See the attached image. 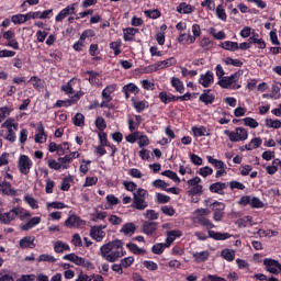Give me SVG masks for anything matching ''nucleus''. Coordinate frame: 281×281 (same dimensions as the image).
<instances>
[{
	"label": "nucleus",
	"mask_w": 281,
	"mask_h": 281,
	"mask_svg": "<svg viewBox=\"0 0 281 281\" xmlns=\"http://www.w3.org/2000/svg\"><path fill=\"white\" fill-rule=\"evenodd\" d=\"M99 254L106 262H117L126 254L124 251V243L120 239L109 241L101 246Z\"/></svg>",
	"instance_id": "nucleus-1"
},
{
	"label": "nucleus",
	"mask_w": 281,
	"mask_h": 281,
	"mask_svg": "<svg viewBox=\"0 0 281 281\" xmlns=\"http://www.w3.org/2000/svg\"><path fill=\"white\" fill-rule=\"evenodd\" d=\"M16 218L27 221V218H32V213L21 206L13 207L7 213L0 212V222H2L3 225H10L11 221H16Z\"/></svg>",
	"instance_id": "nucleus-2"
},
{
	"label": "nucleus",
	"mask_w": 281,
	"mask_h": 281,
	"mask_svg": "<svg viewBox=\"0 0 281 281\" xmlns=\"http://www.w3.org/2000/svg\"><path fill=\"white\" fill-rule=\"evenodd\" d=\"M147 194L148 191L146 189H137V191L133 193V203L131 207L139 210L140 212L146 210V207H148V202H146Z\"/></svg>",
	"instance_id": "nucleus-3"
},
{
	"label": "nucleus",
	"mask_w": 281,
	"mask_h": 281,
	"mask_svg": "<svg viewBox=\"0 0 281 281\" xmlns=\"http://www.w3.org/2000/svg\"><path fill=\"white\" fill-rule=\"evenodd\" d=\"M240 78V75L238 72H235L228 77H223L217 85L222 87V89H240V85L236 83L238 82V79Z\"/></svg>",
	"instance_id": "nucleus-4"
},
{
	"label": "nucleus",
	"mask_w": 281,
	"mask_h": 281,
	"mask_svg": "<svg viewBox=\"0 0 281 281\" xmlns=\"http://www.w3.org/2000/svg\"><path fill=\"white\" fill-rule=\"evenodd\" d=\"M1 128H7L8 131L4 139L11 143L16 142V133H14V131H19V123H14L13 119H8L4 123H2Z\"/></svg>",
	"instance_id": "nucleus-5"
},
{
	"label": "nucleus",
	"mask_w": 281,
	"mask_h": 281,
	"mask_svg": "<svg viewBox=\"0 0 281 281\" xmlns=\"http://www.w3.org/2000/svg\"><path fill=\"white\" fill-rule=\"evenodd\" d=\"M224 133L227 135L231 142H245L247 137H249V133L247 130H245V127H236L233 132L226 130Z\"/></svg>",
	"instance_id": "nucleus-6"
},
{
	"label": "nucleus",
	"mask_w": 281,
	"mask_h": 281,
	"mask_svg": "<svg viewBox=\"0 0 281 281\" xmlns=\"http://www.w3.org/2000/svg\"><path fill=\"white\" fill-rule=\"evenodd\" d=\"M175 65H177V59L170 57L168 59L148 66L147 68H145V71L146 74H153L155 71H159V69H168V67H172Z\"/></svg>",
	"instance_id": "nucleus-7"
},
{
	"label": "nucleus",
	"mask_w": 281,
	"mask_h": 281,
	"mask_svg": "<svg viewBox=\"0 0 281 281\" xmlns=\"http://www.w3.org/2000/svg\"><path fill=\"white\" fill-rule=\"evenodd\" d=\"M63 260H68L69 262H74L77 267H87V269L93 267V263L91 261L86 260L82 257H79L76 254H68L63 257Z\"/></svg>",
	"instance_id": "nucleus-8"
},
{
	"label": "nucleus",
	"mask_w": 281,
	"mask_h": 281,
	"mask_svg": "<svg viewBox=\"0 0 281 281\" xmlns=\"http://www.w3.org/2000/svg\"><path fill=\"white\" fill-rule=\"evenodd\" d=\"M18 168L21 175H30L32 168V160L25 155H21L18 162Z\"/></svg>",
	"instance_id": "nucleus-9"
},
{
	"label": "nucleus",
	"mask_w": 281,
	"mask_h": 281,
	"mask_svg": "<svg viewBox=\"0 0 281 281\" xmlns=\"http://www.w3.org/2000/svg\"><path fill=\"white\" fill-rule=\"evenodd\" d=\"M87 225V222L85 220L80 218L78 215H70L65 221V226L69 229H72V227H85Z\"/></svg>",
	"instance_id": "nucleus-10"
},
{
	"label": "nucleus",
	"mask_w": 281,
	"mask_h": 281,
	"mask_svg": "<svg viewBox=\"0 0 281 281\" xmlns=\"http://www.w3.org/2000/svg\"><path fill=\"white\" fill-rule=\"evenodd\" d=\"M102 229H106V226H92L90 229V236L93 240H97V243H102L106 236V233Z\"/></svg>",
	"instance_id": "nucleus-11"
},
{
	"label": "nucleus",
	"mask_w": 281,
	"mask_h": 281,
	"mask_svg": "<svg viewBox=\"0 0 281 281\" xmlns=\"http://www.w3.org/2000/svg\"><path fill=\"white\" fill-rule=\"evenodd\" d=\"M263 265L266 267V271L269 273H273L274 276H278V269L281 271V265L278 260L273 259H265Z\"/></svg>",
	"instance_id": "nucleus-12"
},
{
	"label": "nucleus",
	"mask_w": 281,
	"mask_h": 281,
	"mask_svg": "<svg viewBox=\"0 0 281 281\" xmlns=\"http://www.w3.org/2000/svg\"><path fill=\"white\" fill-rule=\"evenodd\" d=\"M211 207L214 212V214H213L214 221H217V222L223 221V216H224L223 210H225V203L214 202L211 204Z\"/></svg>",
	"instance_id": "nucleus-13"
},
{
	"label": "nucleus",
	"mask_w": 281,
	"mask_h": 281,
	"mask_svg": "<svg viewBox=\"0 0 281 281\" xmlns=\"http://www.w3.org/2000/svg\"><path fill=\"white\" fill-rule=\"evenodd\" d=\"M41 221H42L41 216L32 217L25 224H22L20 226V229L22 232H30V229H34V227H36V225H41Z\"/></svg>",
	"instance_id": "nucleus-14"
},
{
	"label": "nucleus",
	"mask_w": 281,
	"mask_h": 281,
	"mask_svg": "<svg viewBox=\"0 0 281 281\" xmlns=\"http://www.w3.org/2000/svg\"><path fill=\"white\" fill-rule=\"evenodd\" d=\"M36 240V237L34 236H25L22 239H20V247L21 249H34L36 247V244L34 243Z\"/></svg>",
	"instance_id": "nucleus-15"
},
{
	"label": "nucleus",
	"mask_w": 281,
	"mask_h": 281,
	"mask_svg": "<svg viewBox=\"0 0 281 281\" xmlns=\"http://www.w3.org/2000/svg\"><path fill=\"white\" fill-rule=\"evenodd\" d=\"M76 12V8L74 5H68L65 9H63L59 14L56 15L55 21L57 23H60L64 19H67L69 14H74Z\"/></svg>",
	"instance_id": "nucleus-16"
},
{
	"label": "nucleus",
	"mask_w": 281,
	"mask_h": 281,
	"mask_svg": "<svg viewBox=\"0 0 281 281\" xmlns=\"http://www.w3.org/2000/svg\"><path fill=\"white\" fill-rule=\"evenodd\" d=\"M228 184L225 182H215L210 186V192L214 194H225V190H227Z\"/></svg>",
	"instance_id": "nucleus-17"
},
{
	"label": "nucleus",
	"mask_w": 281,
	"mask_h": 281,
	"mask_svg": "<svg viewBox=\"0 0 281 281\" xmlns=\"http://www.w3.org/2000/svg\"><path fill=\"white\" fill-rule=\"evenodd\" d=\"M35 142L36 144H45V142H47V134H45V126H43V123H38L37 125Z\"/></svg>",
	"instance_id": "nucleus-18"
},
{
	"label": "nucleus",
	"mask_w": 281,
	"mask_h": 281,
	"mask_svg": "<svg viewBox=\"0 0 281 281\" xmlns=\"http://www.w3.org/2000/svg\"><path fill=\"white\" fill-rule=\"evenodd\" d=\"M199 82L204 88L210 87L212 82H214V72L207 71L206 74L201 75Z\"/></svg>",
	"instance_id": "nucleus-19"
},
{
	"label": "nucleus",
	"mask_w": 281,
	"mask_h": 281,
	"mask_svg": "<svg viewBox=\"0 0 281 281\" xmlns=\"http://www.w3.org/2000/svg\"><path fill=\"white\" fill-rule=\"evenodd\" d=\"M182 234L181 231L175 229V231H169L167 232V238H166V247H170L177 238H181Z\"/></svg>",
	"instance_id": "nucleus-20"
},
{
	"label": "nucleus",
	"mask_w": 281,
	"mask_h": 281,
	"mask_svg": "<svg viewBox=\"0 0 281 281\" xmlns=\"http://www.w3.org/2000/svg\"><path fill=\"white\" fill-rule=\"evenodd\" d=\"M115 89H117V85L115 83H112L108 86L105 89H103L101 95L103 100H105V102H111V100H113V97H111V93H114Z\"/></svg>",
	"instance_id": "nucleus-21"
},
{
	"label": "nucleus",
	"mask_w": 281,
	"mask_h": 281,
	"mask_svg": "<svg viewBox=\"0 0 281 281\" xmlns=\"http://www.w3.org/2000/svg\"><path fill=\"white\" fill-rule=\"evenodd\" d=\"M143 232L147 236H153L155 232H157V222H144L143 223Z\"/></svg>",
	"instance_id": "nucleus-22"
},
{
	"label": "nucleus",
	"mask_w": 281,
	"mask_h": 281,
	"mask_svg": "<svg viewBox=\"0 0 281 281\" xmlns=\"http://www.w3.org/2000/svg\"><path fill=\"white\" fill-rule=\"evenodd\" d=\"M0 188L3 194H7L8 196H16V190L12 188V184L8 181H3L0 183Z\"/></svg>",
	"instance_id": "nucleus-23"
},
{
	"label": "nucleus",
	"mask_w": 281,
	"mask_h": 281,
	"mask_svg": "<svg viewBox=\"0 0 281 281\" xmlns=\"http://www.w3.org/2000/svg\"><path fill=\"white\" fill-rule=\"evenodd\" d=\"M160 102H162L164 104H170V102H177L178 98L175 97V94H168V92L162 91L159 93L158 95Z\"/></svg>",
	"instance_id": "nucleus-24"
},
{
	"label": "nucleus",
	"mask_w": 281,
	"mask_h": 281,
	"mask_svg": "<svg viewBox=\"0 0 281 281\" xmlns=\"http://www.w3.org/2000/svg\"><path fill=\"white\" fill-rule=\"evenodd\" d=\"M209 237L213 238V240H227V238H232L229 233H216L214 231H209Z\"/></svg>",
	"instance_id": "nucleus-25"
},
{
	"label": "nucleus",
	"mask_w": 281,
	"mask_h": 281,
	"mask_svg": "<svg viewBox=\"0 0 281 281\" xmlns=\"http://www.w3.org/2000/svg\"><path fill=\"white\" fill-rule=\"evenodd\" d=\"M192 256L195 262L201 263L205 262L210 258V251L204 250L201 252H192Z\"/></svg>",
	"instance_id": "nucleus-26"
},
{
	"label": "nucleus",
	"mask_w": 281,
	"mask_h": 281,
	"mask_svg": "<svg viewBox=\"0 0 281 281\" xmlns=\"http://www.w3.org/2000/svg\"><path fill=\"white\" fill-rule=\"evenodd\" d=\"M220 47H222V49H226L227 52H236L238 50V42L226 41L221 43Z\"/></svg>",
	"instance_id": "nucleus-27"
},
{
	"label": "nucleus",
	"mask_w": 281,
	"mask_h": 281,
	"mask_svg": "<svg viewBox=\"0 0 281 281\" xmlns=\"http://www.w3.org/2000/svg\"><path fill=\"white\" fill-rule=\"evenodd\" d=\"M171 86L178 93H183L186 91V87H183V81L177 77L171 78Z\"/></svg>",
	"instance_id": "nucleus-28"
},
{
	"label": "nucleus",
	"mask_w": 281,
	"mask_h": 281,
	"mask_svg": "<svg viewBox=\"0 0 281 281\" xmlns=\"http://www.w3.org/2000/svg\"><path fill=\"white\" fill-rule=\"evenodd\" d=\"M70 249L71 248L65 241L58 240L54 244V251L56 254H63V251H70Z\"/></svg>",
	"instance_id": "nucleus-29"
},
{
	"label": "nucleus",
	"mask_w": 281,
	"mask_h": 281,
	"mask_svg": "<svg viewBox=\"0 0 281 281\" xmlns=\"http://www.w3.org/2000/svg\"><path fill=\"white\" fill-rule=\"evenodd\" d=\"M260 146H262V138L260 137H256L252 138L249 144L245 145V149L246 150H255V148H260Z\"/></svg>",
	"instance_id": "nucleus-30"
},
{
	"label": "nucleus",
	"mask_w": 281,
	"mask_h": 281,
	"mask_svg": "<svg viewBox=\"0 0 281 281\" xmlns=\"http://www.w3.org/2000/svg\"><path fill=\"white\" fill-rule=\"evenodd\" d=\"M211 90H204V92L200 95V102L204 104H212L214 102V94L210 92Z\"/></svg>",
	"instance_id": "nucleus-31"
},
{
	"label": "nucleus",
	"mask_w": 281,
	"mask_h": 281,
	"mask_svg": "<svg viewBox=\"0 0 281 281\" xmlns=\"http://www.w3.org/2000/svg\"><path fill=\"white\" fill-rule=\"evenodd\" d=\"M193 10L192 5L186 2H182L177 7V12H179V14H192Z\"/></svg>",
	"instance_id": "nucleus-32"
},
{
	"label": "nucleus",
	"mask_w": 281,
	"mask_h": 281,
	"mask_svg": "<svg viewBox=\"0 0 281 281\" xmlns=\"http://www.w3.org/2000/svg\"><path fill=\"white\" fill-rule=\"evenodd\" d=\"M135 224L134 223H126L122 228L121 232L122 234H124L125 236H133V234H135Z\"/></svg>",
	"instance_id": "nucleus-33"
},
{
	"label": "nucleus",
	"mask_w": 281,
	"mask_h": 281,
	"mask_svg": "<svg viewBox=\"0 0 281 281\" xmlns=\"http://www.w3.org/2000/svg\"><path fill=\"white\" fill-rule=\"evenodd\" d=\"M89 74V82L90 85H97V87H100L102 85V81L100 80V74L94 72V71H87Z\"/></svg>",
	"instance_id": "nucleus-34"
},
{
	"label": "nucleus",
	"mask_w": 281,
	"mask_h": 281,
	"mask_svg": "<svg viewBox=\"0 0 281 281\" xmlns=\"http://www.w3.org/2000/svg\"><path fill=\"white\" fill-rule=\"evenodd\" d=\"M222 258H224V260H227L228 262L234 261V258H236V251H234L233 249H224L221 252Z\"/></svg>",
	"instance_id": "nucleus-35"
},
{
	"label": "nucleus",
	"mask_w": 281,
	"mask_h": 281,
	"mask_svg": "<svg viewBox=\"0 0 281 281\" xmlns=\"http://www.w3.org/2000/svg\"><path fill=\"white\" fill-rule=\"evenodd\" d=\"M139 32L138 29L128 27L123 31V38L124 41H133V36H135V33Z\"/></svg>",
	"instance_id": "nucleus-36"
},
{
	"label": "nucleus",
	"mask_w": 281,
	"mask_h": 281,
	"mask_svg": "<svg viewBox=\"0 0 281 281\" xmlns=\"http://www.w3.org/2000/svg\"><path fill=\"white\" fill-rule=\"evenodd\" d=\"M198 223L200 225H202V227H206L207 232H212V229H214V224L212 223V221H210L209 218L206 217H200L198 220Z\"/></svg>",
	"instance_id": "nucleus-37"
},
{
	"label": "nucleus",
	"mask_w": 281,
	"mask_h": 281,
	"mask_svg": "<svg viewBox=\"0 0 281 281\" xmlns=\"http://www.w3.org/2000/svg\"><path fill=\"white\" fill-rule=\"evenodd\" d=\"M206 159L209 164H211L212 166H214V168H216V170H220L221 168H224L226 166L225 162H223L222 160L215 159L212 156H207Z\"/></svg>",
	"instance_id": "nucleus-38"
},
{
	"label": "nucleus",
	"mask_w": 281,
	"mask_h": 281,
	"mask_svg": "<svg viewBox=\"0 0 281 281\" xmlns=\"http://www.w3.org/2000/svg\"><path fill=\"white\" fill-rule=\"evenodd\" d=\"M76 103V100L74 99H67V100H58L56 103H55V108L56 109H60L63 106L67 108V106H71V104H75Z\"/></svg>",
	"instance_id": "nucleus-39"
},
{
	"label": "nucleus",
	"mask_w": 281,
	"mask_h": 281,
	"mask_svg": "<svg viewBox=\"0 0 281 281\" xmlns=\"http://www.w3.org/2000/svg\"><path fill=\"white\" fill-rule=\"evenodd\" d=\"M161 175L164 177H168V179H171L176 183H181V179H179V176H177V172L175 171L166 170V171H162Z\"/></svg>",
	"instance_id": "nucleus-40"
},
{
	"label": "nucleus",
	"mask_w": 281,
	"mask_h": 281,
	"mask_svg": "<svg viewBox=\"0 0 281 281\" xmlns=\"http://www.w3.org/2000/svg\"><path fill=\"white\" fill-rule=\"evenodd\" d=\"M133 106L137 113H142L145 109H148V102L146 101H133Z\"/></svg>",
	"instance_id": "nucleus-41"
},
{
	"label": "nucleus",
	"mask_w": 281,
	"mask_h": 281,
	"mask_svg": "<svg viewBox=\"0 0 281 281\" xmlns=\"http://www.w3.org/2000/svg\"><path fill=\"white\" fill-rule=\"evenodd\" d=\"M72 122L75 124V126H85V115L82 113H77L74 119Z\"/></svg>",
	"instance_id": "nucleus-42"
},
{
	"label": "nucleus",
	"mask_w": 281,
	"mask_h": 281,
	"mask_svg": "<svg viewBox=\"0 0 281 281\" xmlns=\"http://www.w3.org/2000/svg\"><path fill=\"white\" fill-rule=\"evenodd\" d=\"M192 133L194 137H204L205 133H207V128H205V126L192 127Z\"/></svg>",
	"instance_id": "nucleus-43"
},
{
	"label": "nucleus",
	"mask_w": 281,
	"mask_h": 281,
	"mask_svg": "<svg viewBox=\"0 0 281 281\" xmlns=\"http://www.w3.org/2000/svg\"><path fill=\"white\" fill-rule=\"evenodd\" d=\"M56 257L52 256V255H40L37 258V262H56Z\"/></svg>",
	"instance_id": "nucleus-44"
},
{
	"label": "nucleus",
	"mask_w": 281,
	"mask_h": 281,
	"mask_svg": "<svg viewBox=\"0 0 281 281\" xmlns=\"http://www.w3.org/2000/svg\"><path fill=\"white\" fill-rule=\"evenodd\" d=\"M245 126H249V128H258V121L254 117H245L243 119Z\"/></svg>",
	"instance_id": "nucleus-45"
},
{
	"label": "nucleus",
	"mask_w": 281,
	"mask_h": 281,
	"mask_svg": "<svg viewBox=\"0 0 281 281\" xmlns=\"http://www.w3.org/2000/svg\"><path fill=\"white\" fill-rule=\"evenodd\" d=\"M145 218H147V221H157V218H159V213H156L155 210H147L144 213Z\"/></svg>",
	"instance_id": "nucleus-46"
},
{
	"label": "nucleus",
	"mask_w": 281,
	"mask_h": 281,
	"mask_svg": "<svg viewBox=\"0 0 281 281\" xmlns=\"http://www.w3.org/2000/svg\"><path fill=\"white\" fill-rule=\"evenodd\" d=\"M266 126L268 128H281V121L280 120H271V119H266Z\"/></svg>",
	"instance_id": "nucleus-47"
},
{
	"label": "nucleus",
	"mask_w": 281,
	"mask_h": 281,
	"mask_svg": "<svg viewBox=\"0 0 281 281\" xmlns=\"http://www.w3.org/2000/svg\"><path fill=\"white\" fill-rule=\"evenodd\" d=\"M166 247V243H158L156 245L153 246L151 251L153 254H156V256H161V254H164V248Z\"/></svg>",
	"instance_id": "nucleus-48"
},
{
	"label": "nucleus",
	"mask_w": 281,
	"mask_h": 281,
	"mask_svg": "<svg viewBox=\"0 0 281 281\" xmlns=\"http://www.w3.org/2000/svg\"><path fill=\"white\" fill-rule=\"evenodd\" d=\"M161 212L162 214H165L166 216H175V214H177V211L175 210V207L170 206V205H164L161 206Z\"/></svg>",
	"instance_id": "nucleus-49"
},
{
	"label": "nucleus",
	"mask_w": 281,
	"mask_h": 281,
	"mask_svg": "<svg viewBox=\"0 0 281 281\" xmlns=\"http://www.w3.org/2000/svg\"><path fill=\"white\" fill-rule=\"evenodd\" d=\"M223 63H225V65H232L233 67H243V61H240V59H232V57L223 59Z\"/></svg>",
	"instance_id": "nucleus-50"
},
{
	"label": "nucleus",
	"mask_w": 281,
	"mask_h": 281,
	"mask_svg": "<svg viewBox=\"0 0 281 281\" xmlns=\"http://www.w3.org/2000/svg\"><path fill=\"white\" fill-rule=\"evenodd\" d=\"M195 220L199 221V218H204V216H209L210 210L207 209H196L194 211Z\"/></svg>",
	"instance_id": "nucleus-51"
},
{
	"label": "nucleus",
	"mask_w": 281,
	"mask_h": 281,
	"mask_svg": "<svg viewBox=\"0 0 281 281\" xmlns=\"http://www.w3.org/2000/svg\"><path fill=\"white\" fill-rule=\"evenodd\" d=\"M216 16L221 19V21H227V13H225V9L221 4L216 8Z\"/></svg>",
	"instance_id": "nucleus-52"
},
{
	"label": "nucleus",
	"mask_w": 281,
	"mask_h": 281,
	"mask_svg": "<svg viewBox=\"0 0 281 281\" xmlns=\"http://www.w3.org/2000/svg\"><path fill=\"white\" fill-rule=\"evenodd\" d=\"M145 16L148 19H159L161 16V12L159 10H146L144 11Z\"/></svg>",
	"instance_id": "nucleus-53"
},
{
	"label": "nucleus",
	"mask_w": 281,
	"mask_h": 281,
	"mask_svg": "<svg viewBox=\"0 0 281 281\" xmlns=\"http://www.w3.org/2000/svg\"><path fill=\"white\" fill-rule=\"evenodd\" d=\"M120 47H122V42H112L110 44V49H113L114 56H120V54H122Z\"/></svg>",
	"instance_id": "nucleus-54"
},
{
	"label": "nucleus",
	"mask_w": 281,
	"mask_h": 281,
	"mask_svg": "<svg viewBox=\"0 0 281 281\" xmlns=\"http://www.w3.org/2000/svg\"><path fill=\"white\" fill-rule=\"evenodd\" d=\"M11 21L12 23H14V25H21L25 23V16L24 14H15V15H12Z\"/></svg>",
	"instance_id": "nucleus-55"
},
{
	"label": "nucleus",
	"mask_w": 281,
	"mask_h": 281,
	"mask_svg": "<svg viewBox=\"0 0 281 281\" xmlns=\"http://www.w3.org/2000/svg\"><path fill=\"white\" fill-rule=\"evenodd\" d=\"M227 186H229L231 190H245V184L236 180L228 182Z\"/></svg>",
	"instance_id": "nucleus-56"
},
{
	"label": "nucleus",
	"mask_w": 281,
	"mask_h": 281,
	"mask_svg": "<svg viewBox=\"0 0 281 281\" xmlns=\"http://www.w3.org/2000/svg\"><path fill=\"white\" fill-rule=\"evenodd\" d=\"M95 126L99 131H104L106 128V121H104V117L98 116L95 120Z\"/></svg>",
	"instance_id": "nucleus-57"
},
{
	"label": "nucleus",
	"mask_w": 281,
	"mask_h": 281,
	"mask_svg": "<svg viewBox=\"0 0 281 281\" xmlns=\"http://www.w3.org/2000/svg\"><path fill=\"white\" fill-rule=\"evenodd\" d=\"M250 206L254 209H261L265 207V202L260 201L259 198H251Z\"/></svg>",
	"instance_id": "nucleus-58"
},
{
	"label": "nucleus",
	"mask_w": 281,
	"mask_h": 281,
	"mask_svg": "<svg viewBox=\"0 0 281 281\" xmlns=\"http://www.w3.org/2000/svg\"><path fill=\"white\" fill-rule=\"evenodd\" d=\"M213 172L214 170L212 169V167L206 166V167L200 168L199 175L205 178V177H210V175H213Z\"/></svg>",
	"instance_id": "nucleus-59"
},
{
	"label": "nucleus",
	"mask_w": 281,
	"mask_h": 281,
	"mask_svg": "<svg viewBox=\"0 0 281 281\" xmlns=\"http://www.w3.org/2000/svg\"><path fill=\"white\" fill-rule=\"evenodd\" d=\"M143 265L148 271H157V269H159V266L154 261H144Z\"/></svg>",
	"instance_id": "nucleus-60"
},
{
	"label": "nucleus",
	"mask_w": 281,
	"mask_h": 281,
	"mask_svg": "<svg viewBox=\"0 0 281 281\" xmlns=\"http://www.w3.org/2000/svg\"><path fill=\"white\" fill-rule=\"evenodd\" d=\"M71 243L75 247H82V237H80V234L76 233L72 235Z\"/></svg>",
	"instance_id": "nucleus-61"
},
{
	"label": "nucleus",
	"mask_w": 281,
	"mask_h": 281,
	"mask_svg": "<svg viewBox=\"0 0 281 281\" xmlns=\"http://www.w3.org/2000/svg\"><path fill=\"white\" fill-rule=\"evenodd\" d=\"M48 168H50L52 170H60V168H63V165L55 159H50L48 160Z\"/></svg>",
	"instance_id": "nucleus-62"
},
{
	"label": "nucleus",
	"mask_w": 281,
	"mask_h": 281,
	"mask_svg": "<svg viewBox=\"0 0 281 281\" xmlns=\"http://www.w3.org/2000/svg\"><path fill=\"white\" fill-rule=\"evenodd\" d=\"M126 247L134 254H144V250L133 243H128Z\"/></svg>",
	"instance_id": "nucleus-63"
},
{
	"label": "nucleus",
	"mask_w": 281,
	"mask_h": 281,
	"mask_svg": "<svg viewBox=\"0 0 281 281\" xmlns=\"http://www.w3.org/2000/svg\"><path fill=\"white\" fill-rule=\"evenodd\" d=\"M10 115V110L8 106L0 108V124Z\"/></svg>",
	"instance_id": "nucleus-64"
}]
</instances>
